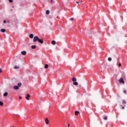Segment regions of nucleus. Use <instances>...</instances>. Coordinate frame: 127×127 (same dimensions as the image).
Returning <instances> with one entry per match:
<instances>
[{
    "label": "nucleus",
    "mask_w": 127,
    "mask_h": 127,
    "mask_svg": "<svg viewBox=\"0 0 127 127\" xmlns=\"http://www.w3.org/2000/svg\"><path fill=\"white\" fill-rule=\"evenodd\" d=\"M39 38L37 36H35L33 38V42H36V41H38Z\"/></svg>",
    "instance_id": "f257e3e1"
},
{
    "label": "nucleus",
    "mask_w": 127,
    "mask_h": 127,
    "mask_svg": "<svg viewBox=\"0 0 127 127\" xmlns=\"http://www.w3.org/2000/svg\"><path fill=\"white\" fill-rule=\"evenodd\" d=\"M119 81V83L121 84H125V81H124L123 78H120Z\"/></svg>",
    "instance_id": "f03ea898"
},
{
    "label": "nucleus",
    "mask_w": 127,
    "mask_h": 127,
    "mask_svg": "<svg viewBox=\"0 0 127 127\" xmlns=\"http://www.w3.org/2000/svg\"><path fill=\"white\" fill-rule=\"evenodd\" d=\"M13 89H14V90H19V87L17 86V85H15L13 86Z\"/></svg>",
    "instance_id": "7ed1b4c3"
},
{
    "label": "nucleus",
    "mask_w": 127,
    "mask_h": 127,
    "mask_svg": "<svg viewBox=\"0 0 127 127\" xmlns=\"http://www.w3.org/2000/svg\"><path fill=\"white\" fill-rule=\"evenodd\" d=\"M38 41L39 42V43H41V44H43L44 42L43 40L42 39H40L39 38V40H38Z\"/></svg>",
    "instance_id": "20e7f679"
},
{
    "label": "nucleus",
    "mask_w": 127,
    "mask_h": 127,
    "mask_svg": "<svg viewBox=\"0 0 127 127\" xmlns=\"http://www.w3.org/2000/svg\"><path fill=\"white\" fill-rule=\"evenodd\" d=\"M45 124L46 125H48V124H49V120H48V118L45 119Z\"/></svg>",
    "instance_id": "39448f33"
},
{
    "label": "nucleus",
    "mask_w": 127,
    "mask_h": 127,
    "mask_svg": "<svg viewBox=\"0 0 127 127\" xmlns=\"http://www.w3.org/2000/svg\"><path fill=\"white\" fill-rule=\"evenodd\" d=\"M21 54H22V55H26V51H22L21 52Z\"/></svg>",
    "instance_id": "423d86ee"
},
{
    "label": "nucleus",
    "mask_w": 127,
    "mask_h": 127,
    "mask_svg": "<svg viewBox=\"0 0 127 127\" xmlns=\"http://www.w3.org/2000/svg\"><path fill=\"white\" fill-rule=\"evenodd\" d=\"M79 114H80V112L77 111H75V116H79Z\"/></svg>",
    "instance_id": "0eeeda50"
},
{
    "label": "nucleus",
    "mask_w": 127,
    "mask_h": 127,
    "mask_svg": "<svg viewBox=\"0 0 127 127\" xmlns=\"http://www.w3.org/2000/svg\"><path fill=\"white\" fill-rule=\"evenodd\" d=\"M30 97V95H29V94H27V96L25 97V99L26 100H29V97Z\"/></svg>",
    "instance_id": "6e6552de"
},
{
    "label": "nucleus",
    "mask_w": 127,
    "mask_h": 127,
    "mask_svg": "<svg viewBox=\"0 0 127 127\" xmlns=\"http://www.w3.org/2000/svg\"><path fill=\"white\" fill-rule=\"evenodd\" d=\"M33 36H34L33 34H30L29 35V38H31V39L33 38Z\"/></svg>",
    "instance_id": "1a4fd4ad"
},
{
    "label": "nucleus",
    "mask_w": 127,
    "mask_h": 127,
    "mask_svg": "<svg viewBox=\"0 0 127 127\" xmlns=\"http://www.w3.org/2000/svg\"><path fill=\"white\" fill-rule=\"evenodd\" d=\"M72 82H76V81H77V78L73 77L72 79Z\"/></svg>",
    "instance_id": "9d476101"
},
{
    "label": "nucleus",
    "mask_w": 127,
    "mask_h": 127,
    "mask_svg": "<svg viewBox=\"0 0 127 127\" xmlns=\"http://www.w3.org/2000/svg\"><path fill=\"white\" fill-rule=\"evenodd\" d=\"M52 44H53V45H55L56 44V42L54 40L52 41Z\"/></svg>",
    "instance_id": "9b49d317"
},
{
    "label": "nucleus",
    "mask_w": 127,
    "mask_h": 127,
    "mask_svg": "<svg viewBox=\"0 0 127 127\" xmlns=\"http://www.w3.org/2000/svg\"><path fill=\"white\" fill-rule=\"evenodd\" d=\"M21 85H22L21 82H19L17 84V86L19 88V87H21Z\"/></svg>",
    "instance_id": "f8f14e48"
},
{
    "label": "nucleus",
    "mask_w": 127,
    "mask_h": 127,
    "mask_svg": "<svg viewBox=\"0 0 127 127\" xmlns=\"http://www.w3.org/2000/svg\"><path fill=\"white\" fill-rule=\"evenodd\" d=\"M31 48H32V49H35L36 48V46H35V45H32V46H31Z\"/></svg>",
    "instance_id": "ddd939ff"
},
{
    "label": "nucleus",
    "mask_w": 127,
    "mask_h": 127,
    "mask_svg": "<svg viewBox=\"0 0 127 127\" xmlns=\"http://www.w3.org/2000/svg\"><path fill=\"white\" fill-rule=\"evenodd\" d=\"M73 84L75 86H78V82H73Z\"/></svg>",
    "instance_id": "4468645a"
},
{
    "label": "nucleus",
    "mask_w": 127,
    "mask_h": 127,
    "mask_svg": "<svg viewBox=\"0 0 127 127\" xmlns=\"http://www.w3.org/2000/svg\"><path fill=\"white\" fill-rule=\"evenodd\" d=\"M0 32L2 33L5 32V29H2L0 30Z\"/></svg>",
    "instance_id": "2eb2a0df"
},
{
    "label": "nucleus",
    "mask_w": 127,
    "mask_h": 127,
    "mask_svg": "<svg viewBox=\"0 0 127 127\" xmlns=\"http://www.w3.org/2000/svg\"><path fill=\"white\" fill-rule=\"evenodd\" d=\"M7 95H8V93L7 92H5V93L3 94L4 97H6V96H7Z\"/></svg>",
    "instance_id": "dca6fc26"
},
{
    "label": "nucleus",
    "mask_w": 127,
    "mask_h": 127,
    "mask_svg": "<svg viewBox=\"0 0 127 127\" xmlns=\"http://www.w3.org/2000/svg\"><path fill=\"white\" fill-rule=\"evenodd\" d=\"M0 106H1V107H2V106H3V102H2V101H0Z\"/></svg>",
    "instance_id": "f3484780"
},
{
    "label": "nucleus",
    "mask_w": 127,
    "mask_h": 127,
    "mask_svg": "<svg viewBox=\"0 0 127 127\" xmlns=\"http://www.w3.org/2000/svg\"><path fill=\"white\" fill-rule=\"evenodd\" d=\"M44 67H45V69H47V68H48V67H49V65H48V64H46L45 65Z\"/></svg>",
    "instance_id": "a211bd4d"
},
{
    "label": "nucleus",
    "mask_w": 127,
    "mask_h": 127,
    "mask_svg": "<svg viewBox=\"0 0 127 127\" xmlns=\"http://www.w3.org/2000/svg\"><path fill=\"white\" fill-rule=\"evenodd\" d=\"M46 14H49L50 13V11L49 10H47L46 12Z\"/></svg>",
    "instance_id": "6ab92c4d"
},
{
    "label": "nucleus",
    "mask_w": 127,
    "mask_h": 127,
    "mask_svg": "<svg viewBox=\"0 0 127 127\" xmlns=\"http://www.w3.org/2000/svg\"><path fill=\"white\" fill-rule=\"evenodd\" d=\"M122 104H127V101H126L125 100H123L122 101Z\"/></svg>",
    "instance_id": "aec40b11"
},
{
    "label": "nucleus",
    "mask_w": 127,
    "mask_h": 127,
    "mask_svg": "<svg viewBox=\"0 0 127 127\" xmlns=\"http://www.w3.org/2000/svg\"><path fill=\"white\" fill-rule=\"evenodd\" d=\"M14 69H19V67H18L17 65H15Z\"/></svg>",
    "instance_id": "412c9836"
},
{
    "label": "nucleus",
    "mask_w": 127,
    "mask_h": 127,
    "mask_svg": "<svg viewBox=\"0 0 127 127\" xmlns=\"http://www.w3.org/2000/svg\"><path fill=\"white\" fill-rule=\"evenodd\" d=\"M108 61H112V58L110 57L108 59Z\"/></svg>",
    "instance_id": "4be33fe9"
},
{
    "label": "nucleus",
    "mask_w": 127,
    "mask_h": 127,
    "mask_svg": "<svg viewBox=\"0 0 127 127\" xmlns=\"http://www.w3.org/2000/svg\"><path fill=\"white\" fill-rule=\"evenodd\" d=\"M104 120H105V121H107V120H108V117L107 116L105 117Z\"/></svg>",
    "instance_id": "5701e85b"
},
{
    "label": "nucleus",
    "mask_w": 127,
    "mask_h": 127,
    "mask_svg": "<svg viewBox=\"0 0 127 127\" xmlns=\"http://www.w3.org/2000/svg\"><path fill=\"white\" fill-rule=\"evenodd\" d=\"M9 2H13V0H9Z\"/></svg>",
    "instance_id": "b1692460"
},
{
    "label": "nucleus",
    "mask_w": 127,
    "mask_h": 127,
    "mask_svg": "<svg viewBox=\"0 0 127 127\" xmlns=\"http://www.w3.org/2000/svg\"><path fill=\"white\" fill-rule=\"evenodd\" d=\"M124 94H127V90H124Z\"/></svg>",
    "instance_id": "393cba45"
},
{
    "label": "nucleus",
    "mask_w": 127,
    "mask_h": 127,
    "mask_svg": "<svg viewBox=\"0 0 127 127\" xmlns=\"http://www.w3.org/2000/svg\"><path fill=\"white\" fill-rule=\"evenodd\" d=\"M3 23H6V21L3 20Z\"/></svg>",
    "instance_id": "a878e982"
},
{
    "label": "nucleus",
    "mask_w": 127,
    "mask_h": 127,
    "mask_svg": "<svg viewBox=\"0 0 127 127\" xmlns=\"http://www.w3.org/2000/svg\"><path fill=\"white\" fill-rule=\"evenodd\" d=\"M70 20H71V21L74 20V18H71L70 19Z\"/></svg>",
    "instance_id": "bb28decb"
},
{
    "label": "nucleus",
    "mask_w": 127,
    "mask_h": 127,
    "mask_svg": "<svg viewBox=\"0 0 127 127\" xmlns=\"http://www.w3.org/2000/svg\"><path fill=\"white\" fill-rule=\"evenodd\" d=\"M2 72L1 68H0V73H1Z\"/></svg>",
    "instance_id": "cd10ccee"
},
{
    "label": "nucleus",
    "mask_w": 127,
    "mask_h": 127,
    "mask_svg": "<svg viewBox=\"0 0 127 127\" xmlns=\"http://www.w3.org/2000/svg\"><path fill=\"white\" fill-rule=\"evenodd\" d=\"M118 65H119V66H122V64H121V63L119 64H118Z\"/></svg>",
    "instance_id": "c85d7f7f"
},
{
    "label": "nucleus",
    "mask_w": 127,
    "mask_h": 127,
    "mask_svg": "<svg viewBox=\"0 0 127 127\" xmlns=\"http://www.w3.org/2000/svg\"><path fill=\"white\" fill-rule=\"evenodd\" d=\"M122 110H125V106L122 107Z\"/></svg>",
    "instance_id": "c756f323"
},
{
    "label": "nucleus",
    "mask_w": 127,
    "mask_h": 127,
    "mask_svg": "<svg viewBox=\"0 0 127 127\" xmlns=\"http://www.w3.org/2000/svg\"><path fill=\"white\" fill-rule=\"evenodd\" d=\"M79 2H76V3H77V4H78V5H79V4H79Z\"/></svg>",
    "instance_id": "7c9ffc66"
},
{
    "label": "nucleus",
    "mask_w": 127,
    "mask_h": 127,
    "mask_svg": "<svg viewBox=\"0 0 127 127\" xmlns=\"http://www.w3.org/2000/svg\"><path fill=\"white\" fill-rule=\"evenodd\" d=\"M67 127H70V124H67Z\"/></svg>",
    "instance_id": "2f4dec72"
},
{
    "label": "nucleus",
    "mask_w": 127,
    "mask_h": 127,
    "mask_svg": "<svg viewBox=\"0 0 127 127\" xmlns=\"http://www.w3.org/2000/svg\"><path fill=\"white\" fill-rule=\"evenodd\" d=\"M51 2H53V0H51Z\"/></svg>",
    "instance_id": "473e14b6"
},
{
    "label": "nucleus",
    "mask_w": 127,
    "mask_h": 127,
    "mask_svg": "<svg viewBox=\"0 0 127 127\" xmlns=\"http://www.w3.org/2000/svg\"><path fill=\"white\" fill-rule=\"evenodd\" d=\"M21 98H22L21 96L19 97V99H21Z\"/></svg>",
    "instance_id": "72a5a7b5"
},
{
    "label": "nucleus",
    "mask_w": 127,
    "mask_h": 127,
    "mask_svg": "<svg viewBox=\"0 0 127 127\" xmlns=\"http://www.w3.org/2000/svg\"><path fill=\"white\" fill-rule=\"evenodd\" d=\"M121 107H123V105H121Z\"/></svg>",
    "instance_id": "f704fd0d"
}]
</instances>
